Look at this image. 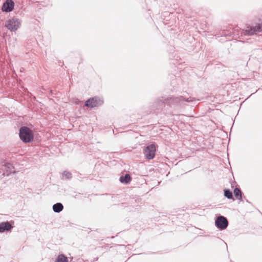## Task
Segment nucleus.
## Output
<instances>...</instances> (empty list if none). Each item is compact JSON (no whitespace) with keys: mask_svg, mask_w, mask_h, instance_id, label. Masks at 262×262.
<instances>
[{"mask_svg":"<svg viewBox=\"0 0 262 262\" xmlns=\"http://www.w3.org/2000/svg\"><path fill=\"white\" fill-rule=\"evenodd\" d=\"M20 139L25 143H30L34 138L33 133L27 127H22L19 129V133Z\"/></svg>","mask_w":262,"mask_h":262,"instance_id":"obj_1","label":"nucleus"},{"mask_svg":"<svg viewBox=\"0 0 262 262\" xmlns=\"http://www.w3.org/2000/svg\"><path fill=\"white\" fill-rule=\"evenodd\" d=\"M103 103V100L98 97H95L88 99L85 103L86 106L88 107H94L101 105Z\"/></svg>","mask_w":262,"mask_h":262,"instance_id":"obj_2","label":"nucleus"},{"mask_svg":"<svg viewBox=\"0 0 262 262\" xmlns=\"http://www.w3.org/2000/svg\"><path fill=\"white\" fill-rule=\"evenodd\" d=\"M215 224L219 229L224 230L227 227L228 222L225 217L223 216H220L216 219Z\"/></svg>","mask_w":262,"mask_h":262,"instance_id":"obj_3","label":"nucleus"},{"mask_svg":"<svg viewBox=\"0 0 262 262\" xmlns=\"http://www.w3.org/2000/svg\"><path fill=\"white\" fill-rule=\"evenodd\" d=\"M156 147L155 145L150 144L147 146L144 149V155L148 159H152L155 156Z\"/></svg>","mask_w":262,"mask_h":262,"instance_id":"obj_4","label":"nucleus"},{"mask_svg":"<svg viewBox=\"0 0 262 262\" xmlns=\"http://www.w3.org/2000/svg\"><path fill=\"white\" fill-rule=\"evenodd\" d=\"M19 24L17 19L12 18L6 23V27L11 31H15L19 28Z\"/></svg>","mask_w":262,"mask_h":262,"instance_id":"obj_5","label":"nucleus"},{"mask_svg":"<svg viewBox=\"0 0 262 262\" xmlns=\"http://www.w3.org/2000/svg\"><path fill=\"white\" fill-rule=\"evenodd\" d=\"M14 3L12 0H7L3 4L2 10L4 12H9L12 11L14 8Z\"/></svg>","mask_w":262,"mask_h":262,"instance_id":"obj_6","label":"nucleus"},{"mask_svg":"<svg viewBox=\"0 0 262 262\" xmlns=\"http://www.w3.org/2000/svg\"><path fill=\"white\" fill-rule=\"evenodd\" d=\"M12 228V225L10 222H1L0 223V233L11 230Z\"/></svg>","mask_w":262,"mask_h":262,"instance_id":"obj_7","label":"nucleus"},{"mask_svg":"<svg viewBox=\"0 0 262 262\" xmlns=\"http://www.w3.org/2000/svg\"><path fill=\"white\" fill-rule=\"evenodd\" d=\"M63 209V206L60 203H57L53 205V210L55 212L59 213Z\"/></svg>","mask_w":262,"mask_h":262,"instance_id":"obj_8","label":"nucleus"},{"mask_svg":"<svg viewBox=\"0 0 262 262\" xmlns=\"http://www.w3.org/2000/svg\"><path fill=\"white\" fill-rule=\"evenodd\" d=\"M55 262H68V258L64 255L61 254L57 257Z\"/></svg>","mask_w":262,"mask_h":262,"instance_id":"obj_9","label":"nucleus"},{"mask_svg":"<svg viewBox=\"0 0 262 262\" xmlns=\"http://www.w3.org/2000/svg\"><path fill=\"white\" fill-rule=\"evenodd\" d=\"M130 180V177L129 174H126L124 176L120 178V181L122 183H127Z\"/></svg>","mask_w":262,"mask_h":262,"instance_id":"obj_10","label":"nucleus"},{"mask_svg":"<svg viewBox=\"0 0 262 262\" xmlns=\"http://www.w3.org/2000/svg\"><path fill=\"white\" fill-rule=\"evenodd\" d=\"M235 196L238 200H242V194L241 190L238 188H235L234 190Z\"/></svg>","mask_w":262,"mask_h":262,"instance_id":"obj_11","label":"nucleus"},{"mask_svg":"<svg viewBox=\"0 0 262 262\" xmlns=\"http://www.w3.org/2000/svg\"><path fill=\"white\" fill-rule=\"evenodd\" d=\"M224 195L228 199H232L233 195L232 192L229 190H224Z\"/></svg>","mask_w":262,"mask_h":262,"instance_id":"obj_12","label":"nucleus"},{"mask_svg":"<svg viewBox=\"0 0 262 262\" xmlns=\"http://www.w3.org/2000/svg\"><path fill=\"white\" fill-rule=\"evenodd\" d=\"M62 177L64 178L65 179H69L71 178L72 174L71 173L67 171H64L62 172Z\"/></svg>","mask_w":262,"mask_h":262,"instance_id":"obj_13","label":"nucleus"},{"mask_svg":"<svg viewBox=\"0 0 262 262\" xmlns=\"http://www.w3.org/2000/svg\"><path fill=\"white\" fill-rule=\"evenodd\" d=\"M253 31L254 32H261L262 31V24H257L254 28Z\"/></svg>","mask_w":262,"mask_h":262,"instance_id":"obj_14","label":"nucleus"}]
</instances>
